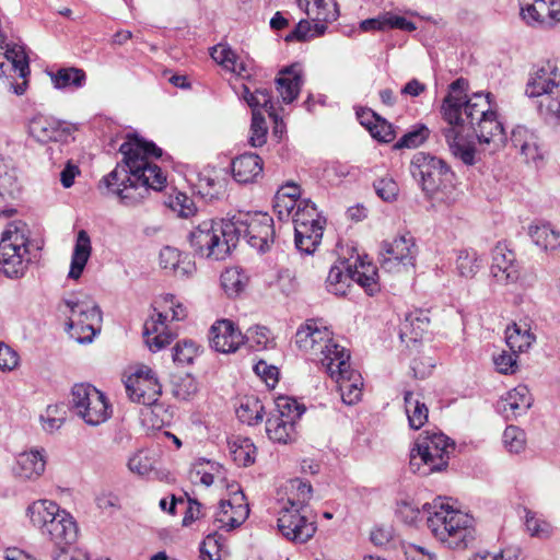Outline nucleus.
<instances>
[{
	"label": "nucleus",
	"mask_w": 560,
	"mask_h": 560,
	"mask_svg": "<svg viewBox=\"0 0 560 560\" xmlns=\"http://www.w3.org/2000/svg\"><path fill=\"white\" fill-rule=\"evenodd\" d=\"M231 235L234 238V247L243 237L249 246L265 253L275 242L273 219L266 212H240L228 220V236Z\"/></svg>",
	"instance_id": "nucleus-10"
},
{
	"label": "nucleus",
	"mask_w": 560,
	"mask_h": 560,
	"mask_svg": "<svg viewBox=\"0 0 560 560\" xmlns=\"http://www.w3.org/2000/svg\"><path fill=\"white\" fill-rule=\"evenodd\" d=\"M21 194V184L15 167L0 158V201L16 199Z\"/></svg>",
	"instance_id": "nucleus-32"
},
{
	"label": "nucleus",
	"mask_w": 560,
	"mask_h": 560,
	"mask_svg": "<svg viewBox=\"0 0 560 560\" xmlns=\"http://www.w3.org/2000/svg\"><path fill=\"white\" fill-rule=\"evenodd\" d=\"M455 445L441 432H425L420 436L410 451V468L413 472L429 475L441 471L448 465L450 454Z\"/></svg>",
	"instance_id": "nucleus-11"
},
{
	"label": "nucleus",
	"mask_w": 560,
	"mask_h": 560,
	"mask_svg": "<svg viewBox=\"0 0 560 560\" xmlns=\"http://www.w3.org/2000/svg\"><path fill=\"white\" fill-rule=\"evenodd\" d=\"M295 246L300 252L312 254L323 237V221L315 203L310 199L300 200V206L292 214Z\"/></svg>",
	"instance_id": "nucleus-17"
},
{
	"label": "nucleus",
	"mask_w": 560,
	"mask_h": 560,
	"mask_svg": "<svg viewBox=\"0 0 560 560\" xmlns=\"http://www.w3.org/2000/svg\"><path fill=\"white\" fill-rule=\"evenodd\" d=\"M244 340L245 337L232 320L221 319L211 326L210 342L218 352H235L244 343Z\"/></svg>",
	"instance_id": "nucleus-22"
},
{
	"label": "nucleus",
	"mask_w": 560,
	"mask_h": 560,
	"mask_svg": "<svg viewBox=\"0 0 560 560\" xmlns=\"http://www.w3.org/2000/svg\"><path fill=\"white\" fill-rule=\"evenodd\" d=\"M503 444L510 453H520L525 448V432L518 427L509 425L503 432Z\"/></svg>",
	"instance_id": "nucleus-54"
},
{
	"label": "nucleus",
	"mask_w": 560,
	"mask_h": 560,
	"mask_svg": "<svg viewBox=\"0 0 560 560\" xmlns=\"http://www.w3.org/2000/svg\"><path fill=\"white\" fill-rule=\"evenodd\" d=\"M171 392L179 400H189L197 394L198 383L191 374L173 375Z\"/></svg>",
	"instance_id": "nucleus-45"
},
{
	"label": "nucleus",
	"mask_w": 560,
	"mask_h": 560,
	"mask_svg": "<svg viewBox=\"0 0 560 560\" xmlns=\"http://www.w3.org/2000/svg\"><path fill=\"white\" fill-rule=\"evenodd\" d=\"M298 348L318 361L338 384L341 399L347 405L357 404L362 396L361 375L351 370L349 351L338 345L332 332L315 320H308L295 334Z\"/></svg>",
	"instance_id": "nucleus-3"
},
{
	"label": "nucleus",
	"mask_w": 560,
	"mask_h": 560,
	"mask_svg": "<svg viewBox=\"0 0 560 560\" xmlns=\"http://www.w3.org/2000/svg\"><path fill=\"white\" fill-rule=\"evenodd\" d=\"M3 55L4 60L0 61V84L16 95H23L27 88L26 78L30 74L25 47L15 43L7 44Z\"/></svg>",
	"instance_id": "nucleus-18"
},
{
	"label": "nucleus",
	"mask_w": 560,
	"mask_h": 560,
	"mask_svg": "<svg viewBox=\"0 0 560 560\" xmlns=\"http://www.w3.org/2000/svg\"><path fill=\"white\" fill-rule=\"evenodd\" d=\"M313 495L308 481L291 479L284 488V494L278 499V528L283 537L294 542H306L316 533L315 521L305 514Z\"/></svg>",
	"instance_id": "nucleus-4"
},
{
	"label": "nucleus",
	"mask_w": 560,
	"mask_h": 560,
	"mask_svg": "<svg viewBox=\"0 0 560 560\" xmlns=\"http://www.w3.org/2000/svg\"><path fill=\"white\" fill-rule=\"evenodd\" d=\"M233 500L237 503L236 506L231 501L220 502L219 510L215 513V522L220 524L219 528L234 529L247 518L249 510L247 504L242 502L244 500L243 494L240 498L235 495Z\"/></svg>",
	"instance_id": "nucleus-27"
},
{
	"label": "nucleus",
	"mask_w": 560,
	"mask_h": 560,
	"mask_svg": "<svg viewBox=\"0 0 560 560\" xmlns=\"http://www.w3.org/2000/svg\"><path fill=\"white\" fill-rule=\"evenodd\" d=\"M277 91L282 101L287 104L292 103L299 95L302 86L301 69L293 65L282 69L276 79Z\"/></svg>",
	"instance_id": "nucleus-31"
},
{
	"label": "nucleus",
	"mask_w": 560,
	"mask_h": 560,
	"mask_svg": "<svg viewBox=\"0 0 560 560\" xmlns=\"http://www.w3.org/2000/svg\"><path fill=\"white\" fill-rule=\"evenodd\" d=\"M267 140V126L261 112L252 113L249 144L254 148L261 147Z\"/></svg>",
	"instance_id": "nucleus-51"
},
{
	"label": "nucleus",
	"mask_w": 560,
	"mask_h": 560,
	"mask_svg": "<svg viewBox=\"0 0 560 560\" xmlns=\"http://www.w3.org/2000/svg\"><path fill=\"white\" fill-rule=\"evenodd\" d=\"M189 241L197 255L214 260L224 259L234 248L233 235L228 236V220L201 222L190 232Z\"/></svg>",
	"instance_id": "nucleus-14"
},
{
	"label": "nucleus",
	"mask_w": 560,
	"mask_h": 560,
	"mask_svg": "<svg viewBox=\"0 0 560 560\" xmlns=\"http://www.w3.org/2000/svg\"><path fill=\"white\" fill-rule=\"evenodd\" d=\"M125 387L128 397L138 404L151 407V412L159 416L163 412L160 421L153 423L156 427H163L171 422L172 413L164 409L163 405L158 404V399L162 394V386L158 380L155 372L147 366L140 365L136 371L127 377Z\"/></svg>",
	"instance_id": "nucleus-13"
},
{
	"label": "nucleus",
	"mask_w": 560,
	"mask_h": 560,
	"mask_svg": "<svg viewBox=\"0 0 560 560\" xmlns=\"http://www.w3.org/2000/svg\"><path fill=\"white\" fill-rule=\"evenodd\" d=\"M376 195L385 202H393L397 199L399 187L389 176L381 177L373 183Z\"/></svg>",
	"instance_id": "nucleus-57"
},
{
	"label": "nucleus",
	"mask_w": 560,
	"mask_h": 560,
	"mask_svg": "<svg viewBox=\"0 0 560 560\" xmlns=\"http://www.w3.org/2000/svg\"><path fill=\"white\" fill-rule=\"evenodd\" d=\"M68 546H55L52 560H91L88 551L81 548L69 549Z\"/></svg>",
	"instance_id": "nucleus-62"
},
{
	"label": "nucleus",
	"mask_w": 560,
	"mask_h": 560,
	"mask_svg": "<svg viewBox=\"0 0 560 560\" xmlns=\"http://www.w3.org/2000/svg\"><path fill=\"white\" fill-rule=\"evenodd\" d=\"M370 133L375 140L384 143L392 142L395 139L393 125L382 117L380 118V121L371 128Z\"/></svg>",
	"instance_id": "nucleus-63"
},
{
	"label": "nucleus",
	"mask_w": 560,
	"mask_h": 560,
	"mask_svg": "<svg viewBox=\"0 0 560 560\" xmlns=\"http://www.w3.org/2000/svg\"><path fill=\"white\" fill-rule=\"evenodd\" d=\"M264 406L257 398H246L236 409L237 418L248 425L257 424L262 420Z\"/></svg>",
	"instance_id": "nucleus-47"
},
{
	"label": "nucleus",
	"mask_w": 560,
	"mask_h": 560,
	"mask_svg": "<svg viewBox=\"0 0 560 560\" xmlns=\"http://www.w3.org/2000/svg\"><path fill=\"white\" fill-rule=\"evenodd\" d=\"M535 335L526 324H513L506 329V345L514 353L526 351L535 341Z\"/></svg>",
	"instance_id": "nucleus-37"
},
{
	"label": "nucleus",
	"mask_w": 560,
	"mask_h": 560,
	"mask_svg": "<svg viewBox=\"0 0 560 560\" xmlns=\"http://www.w3.org/2000/svg\"><path fill=\"white\" fill-rule=\"evenodd\" d=\"M352 281L357 282L362 287L365 292L370 295L378 291L377 283V269L368 260V257L357 256L353 262H349L347 266V276Z\"/></svg>",
	"instance_id": "nucleus-25"
},
{
	"label": "nucleus",
	"mask_w": 560,
	"mask_h": 560,
	"mask_svg": "<svg viewBox=\"0 0 560 560\" xmlns=\"http://www.w3.org/2000/svg\"><path fill=\"white\" fill-rule=\"evenodd\" d=\"M526 95L536 97L537 108L546 119L560 120V70L547 61L533 69L526 84Z\"/></svg>",
	"instance_id": "nucleus-9"
},
{
	"label": "nucleus",
	"mask_w": 560,
	"mask_h": 560,
	"mask_svg": "<svg viewBox=\"0 0 560 560\" xmlns=\"http://www.w3.org/2000/svg\"><path fill=\"white\" fill-rule=\"evenodd\" d=\"M154 460L144 451L137 452L128 460L130 471L139 476H148L153 470Z\"/></svg>",
	"instance_id": "nucleus-59"
},
{
	"label": "nucleus",
	"mask_w": 560,
	"mask_h": 560,
	"mask_svg": "<svg viewBox=\"0 0 560 560\" xmlns=\"http://www.w3.org/2000/svg\"><path fill=\"white\" fill-rule=\"evenodd\" d=\"M510 141L526 163L542 160L537 135L525 126H516L511 132Z\"/></svg>",
	"instance_id": "nucleus-26"
},
{
	"label": "nucleus",
	"mask_w": 560,
	"mask_h": 560,
	"mask_svg": "<svg viewBox=\"0 0 560 560\" xmlns=\"http://www.w3.org/2000/svg\"><path fill=\"white\" fill-rule=\"evenodd\" d=\"M266 433L271 441L288 444L296 438L295 423L270 415L266 421Z\"/></svg>",
	"instance_id": "nucleus-35"
},
{
	"label": "nucleus",
	"mask_w": 560,
	"mask_h": 560,
	"mask_svg": "<svg viewBox=\"0 0 560 560\" xmlns=\"http://www.w3.org/2000/svg\"><path fill=\"white\" fill-rule=\"evenodd\" d=\"M232 174L241 184L254 183L262 174V161L255 153H244L233 159Z\"/></svg>",
	"instance_id": "nucleus-28"
},
{
	"label": "nucleus",
	"mask_w": 560,
	"mask_h": 560,
	"mask_svg": "<svg viewBox=\"0 0 560 560\" xmlns=\"http://www.w3.org/2000/svg\"><path fill=\"white\" fill-rule=\"evenodd\" d=\"M69 316L67 322L70 336L79 343H90L101 331L102 311L95 301L85 294H71L63 300Z\"/></svg>",
	"instance_id": "nucleus-12"
},
{
	"label": "nucleus",
	"mask_w": 560,
	"mask_h": 560,
	"mask_svg": "<svg viewBox=\"0 0 560 560\" xmlns=\"http://www.w3.org/2000/svg\"><path fill=\"white\" fill-rule=\"evenodd\" d=\"M428 527L432 535L451 549H465L476 537L475 520L471 515L452 508L442 500L424 503Z\"/></svg>",
	"instance_id": "nucleus-6"
},
{
	"label": "nucleus",
	"mask_w": 560,
	"mask_h": 560,
	"mask_svg": "<svg viewBox=\"0 0 560 560\" xmlns=\"http://www.w3.org/2000/svg\"><path fill=\"white\" fill-rule=\"evenodd\" d=\"M168 206L183 218H188L196 212L194 200L180 191L170 196Z\"/></svg>",
	"instance_id": "nucleus-58"
},
{
	"label": "nucleus",
	"mask_w": 560,
	"mask_h": 560,
	"mask_svg": "<svg viewBox=\"0 0 560 560\" xmlns=\"http://www.w3.org/2000/svg\"><path fill=\"white\" fill-rule=\"evenodd\" d=\"M242 96L247 105L252 108V112L265 109L268 115L277 121V114L275 113V106L272 104L271 92L268 89H255L250 91V89L243 84L242 85Z\"/></svg>",
	"instance_id": "nucleus-36"
},
{
	"label": "nucleus",
	"mask_w": 560,
	"mask_h": 560,
	"mask_svg": "<svg viewBox=\"0 0 560 560\" xmlns=\"http://www.w3.org/2000/svg\"><path fill=\"white\" fill-rule=\"evenodd\" d=\"M42 244L30 240L25 224H10L0 240V271L5 277H23L40 258Z\"/></svg>",
	"instance_id": "nucleus-7"
},
{
	"label": "nucleus",
	"mask_w": 560,
	"mask_h": 560,
	"mask_svg": "<svg viewBox=\"0 0 560 560\" xmlns=\"http://www.w3.org/2000/svg\"><path fill=\"white\" fill-rule=\"evenodd\" d=\"M482 262V258L475 249H462L457 253L456 271L460 277L471 279L478 273Z\"/></svg>",
	"instance_id": "nucleus-42"
},
{
	"label": "nucleus",
	"mask_w": 560,
	"mask_h": 560,
	"mask_svg": "<svg viewBox=\"0 0 560 560\" xmlns=\"http://www.w3.org/2000/svg\"><path fill=\"white\" fill-rule=\"evenodd\" d=\"M417 254L415 238L407 233L381 244L380 262L387 271H399L400 268L413 267Z\"/></svg>",
	"instance_id": "nucleus-20"
},
{
	"label": "nucleus",
	"mask_w": 560,
	"mask_h": 560,
	"mask_svg": "<svg viewBox=\"0 0 560 560\" xmlns=\"http://www.w3.org/2000/svg\"><path fill=\"white\" fill-rule=\"evenodd\" d=\"M198 355V347L192 340H183L173 349V361L178 365H188Z\"/></svg>",
	"instance_id": "nucleus-52"
},
{
	"label": "nucleus",
	"mask_w": 560,
	"mask_h": 560,
	"mask_svg": "<svg viewBox=\"0 0 560 560\" xmlns=\"http://www.w3.org/2000/svg\"><path fill=\"white\" fill-rule=\"evenodd\" d=\"M533 398L525 385H518L509 390L497 404V409L506 419L525 413L532 406Z\"/></svg>",
	"instance_id": "nucleus-24"
},
{
	"label": "nucleus",
	"mask_w": 560,
	"mask_h": 560,
	"mask_svg": "<svg viewBox=\"0 0 560 560\" xmlns=\"http://www.w3.org/2000/svg\"><path fill=\"white\" fill-rule=\"evenodd\" d=\"M429 318L421 311L411 312L406 315L405 320L400 325V338H408L417 341L422 337L429 327Z\"/></svg>",
	"instance_id": "nucleus-40"
},
{
	"label": "nucleus",
	"mask_w": 560,
	"mask_h": 560,
	"mask_svg": "<svg viewBox=\"0 0 560 560\" xmlns=\"http://www.w3.org/2000/svg\"><path fill=\"white\" fill-rule=\"evenodd\" d=\"M540 11V27L551 28L560 23L559 0H534Z\"/></svg>",
	"instance_id": "nucleus-48"
},
{
	"label": "nucleus",
	"mask_w": 560,
	"mask_h": 560,
	"mask_svg": "<svg viewBox=\"0 0 560 560\" xmlns=\"http://www.w3.org/2000/svg\"><path fill=\"white\" fill-rule=\"evenodd\" d=\"M410 174L433 203L450 207L458 200L456 175L442 159L417 152L410 162Z\"/></svg>",
	"instance_id": "nucleus-5"
},
{
	"label": "nucleus",
	"mask_w": 560,
	"mask_h": 560,
	"mask_svg": "<svg viewBox=\"0 0 560 560\" xmlns=\"http://www.w3.org/2000/svg\"><path fill=\"white\" fill-rule=\"evenodd\" d=\"M250 348L256 351L268 349L273 346V338L270 330L264 326H256L248 330L246 336Z\"/></svg>",
	"instance_id": "nucleus-56"
},
{
	"label": "nucleus",
	"mask_w": 560,
	"mask_h": 560,
	"mask_svg": "<svg viewBox=\"0 0 560 560\" xmlns=\"http://www.w3.org/2000/svg\"><path fill=\"white\" fill-rule=\"evenodd\" d=\"M301 199L285 198L283 194H276L273 209L278 214L279 220H288L300 206Z\"/></svg>",
	"instance_id": "nucleus-60"
},
{
	"label": "nucleus",
	"mask_w": 560,
	"mask_h": 560,
	"mask_svg": "<svg viewBox=\"0 0 560 560\" xmlns=\"http://www.w3.org/2000/svg\"><path fill=\"white\" fill-rule=\"evenodd\" d=\"M119 151L122 162L97 184L102 196L115 197L125 207H136L143 202L151 189L160 191L165 187L166 176L150 161V158L162 155V149L154 142L128 135Z\"/></svg>",
	"instance_id": "nucleus-2"
},
{
	"label": "nucleus",
	"mask_w": 560,
	"mask_h": 560,
	"mask_svg": "<svg viewBox=\"0 0 560 560\" xmlns=\"http://www.w3.org/2000/svg\"><path fill=\"white\" fill-rule=\"evenodd\" d=\"M490 271L498 282L504 284L520 283L523 288H532L536 282L534 273L522 276L516 254L504 242L492 248Z\"/></svg>",
	"instance_id": "nucleus-19"
},
{
	"label": "nucleus",
	"mask_w": 560,
	"mask_h": 560,
	"mask_svg": "<svg viewBox=\"0 0 560 560\" xmlns=\"http://www.w3.org/2000/svg\"><path fill=\"white\" fill-rule=\"evenodd\" d=\"M70 402L73 412L91 427L106 422L113 415L106 395L88 383L73 385Z\"/></svg>",
	"instance_id": "nucleus-15"
},
{
	"label": "nucleus",
	"mask_w": 560,
	"mask_h": 560,
	"mask_svg": "<svg viewBox=\"0 0 560 560\" xmlns=\"http://www.w3.org/2000/svg\"><path fill=\"white\" fill-rule=\"evenodd\" d=\"M275 404L276 409L271 415L284 420H289L295 424L305 410L295 399L291 397H278Z\"/></svg>",
	"instance_id": "nucleus-46"
},
{
	"label": "nucleus",
	"mask_w": 560,
	"mask_h": 560,
	"mask_svg": "<svg viewBox=\"0 0 560 560\" xmlns=\"http://www.w3.org/2000/svg\"><path fill=\"white\" fill-rule=\"evenodd\" d=\"M430 131L424 125H417L406 132L395 144L396 148H417L422 144L429 137Z\"/></svg>",
	"instance_id": "nucleus-55"
},
{
	"label": "nucleus",
	"mask_w": 560,
	"mask_h": 560,
	"mask_svg": "<svg viewBox=\"0 0 560 560\" xmlns=\"http://www.w3.org/2000/svg\"><path fill=\"white\" fill-rule=\"evenodd\" d=\"M211 57L224 69L236 73L237 75H245L247 73L245 63L240 60L236 52L226 45L219 44L214 46L211 50Z\"/></svg>",
	"instance_id": "nucleus-38"
},
{
	"label": "nucleus",
	"mask_w": 560,
	"mask_h": 560,
	"mask_svg": "<svg viewBox=\"0 0 560 560\" xmlns=\"http://www.w3.org/2000/svg\"><path fill=\"white\" fill-rule=\"evenodd\" d=\"M164 312H159L156 317H152L144 323L143 335L145 343L151 351L156 352L172 342L175 332L168 327V311L172 320H183L187 316L186 307L176 301L172 294H166L162 299Z\"/></svg>",
	"instance_id": "nucleus-16"
},
{
	"label": "nucleus",
	"mask_w": 560,
	"mask_h": 560,
	"mask_svg": "<svg viewBox=\"0 0 560 560\" xmlns=\"http://www.w3.org/2000/svg\"><path fill=\"white\" fill-rule=\"evenodd\" d=\"M468 81L458 78L448 85V92L441 106L443 119L447 127L442 135L451 153L466 165L476 163V149L464 136V130L470 129L480 144L502 147L506 136L502 122L493 108L491 93L477 92L467 95Z\"/></svg>",
	"instance_id": "nucleus-1"
},
{
	"label": "nucleus",
	"mask_w": 560,
	"mask_h": 560,
	"mask_svg": "<svg viewBox=\"0 0 560 560\" xmlns=\"http://www.w3.org/2000/svg\"><path fill=\"white\" fill-rule=\"evenodd\" d=\"M39 419L44 431L48 433H52L61 428L65 421V418L59 415L58 406H48Z\"/></svg>",
	"instance_id": "nucleus-61"
},
{
	"label": "nucleus",
	"mask_w": 560,
	"mask_h": 560,
	"mask_svg": "<svg viewBox=\"0 0 560 560\" xmlns=\"http://www.w3.org/2000/svg\"><path fill=\"white\" fill-rule=\"evenodd\" d=\"M32 527L49 539L55 546L72 545L78 537V526L73 516L55 501L40 499L26 509Z\"/></svg>",
	"instance_id": "nucleus-8"
},
{
	"label": "nucleus",
	"mask_w": 560,
	"mask_h": 560,
	"mask_svg": "<svg viewBox=\"0 0 560 560\" xmlns=\"http://www.w3.org/2000/svg\"><path fill=\"white\" fill-rule=\"evenodd\" d=\"M347 276V267L332 266L328 272L326 285L327 290L335 295H342L346 293V288L348 287V280L350 278H346Z\"/></svg>",
	"instance_id": "nucleus-49"
},
{
	"label": "nucleus",
	"mask_w": 560,
	"mask_h": 560,
	"mask_svg": "<svg viewBox=\"0 0 560 560\" xmlns=\"http://www.w3.org/2000/svg\"><path fill=\"white\" fill-rule=\"evenodd\" d=\"M247 276L238 268L231 267L221 275V284L229 296L238 295L247 285Z\"/></svg>",
	"instance_id": "nucleus-44"
},
{
	"label": "nucleus",
	"mask_w": 560,
	"mask_h": 560,
	"mask_svg": "<svg viewBox=\"0 0 560 560\" xmlns=\"http://www.w3.org/2000/svg\"><path fill=\"white\" fill-rule=\"evenodd\" d=\"M73 131L70 124L40 114L34 116L28 124L30 135L40 143H69L74 140Z\"/></svg>",
	"instance_id": "nucleus-21"
},
{
	"label": "nucleus",
	"mask_w": 560,
	"mask_h": 560,
	"mask_svg": "<svg viewBox=\"0 0 560 560\" xmlns=\"http://www.w3.org/2000/svg\"><path fill=\"white\" fill-rule=\"evenodd\" d=\"M91 240L86 231L80 230L77 235L75 245L71 257V266L68 277L78 279L91 255Z\"/></svg>",
	"instance_id": "nucleus-33"
},
{
	"label": "nucleus",
	"mask_w": 560,
	"mask_h": 560,
	"mask_svg": "<svg viewBox=\"0 0 560 560\" xmlns=\"http://www.w3.org/2000/svg\"><path fill=\"white\" fill-rule=\"evenodd\" d=\"M45 466L44 450H32L18 456L14 472L22 479L35 480L43 475Z\"/></svg>",
	"instance_id": "nucleus-29"
},
{
	"label": "nucleus",
	"mask_w": 560,
	"mask_h": 560,
	"mask_svg": "<svg viewBox=\"0 0 560 560\" xmlns=\"http://www.w3.org/2000/svg\"><path fill=\"white\" fill-rule=\"evenodd\" d=\"M533 243L542 250H555L560 247V232L549 224L529 226Z\"/></svg>",
	"instance_id": "nucleus-41"
},
{
	"label": "nucleus",
	"mask_w": 560,
	"mask_h": 560,
	"mask_svg": "<svg viewBox=\"0 0 560 560\" xmlns=\"http://www.w3.org/2000/svg\"><path fill=\"white\" fill-rule=\"evenodd\" d=\"M397 514L408 525H415L421 518V510L417 504L408 501L398 504Z\"/></svg>",
	"instance_id": "nucleus-64"
},
{
	"label": "nucleus",
	"mask_w": 560,
	"mask_h": 560,
	"mask_svg": "<svg viewBox=\"0 0 560 560\" xmlns=\"http://www.w3.org/2000/svg\"><path fill=\"white\" fill-rule=\"evenodd\" d=\"M160 266L173 272L176 277H189L196 270V265L187 255H183L178 249L166 246L160 252Z\"/></svg>",
	"instance_id": "nucleus-30"
},
{
	"label": "nucleus",
	"mask_w": 560,
	"mask_h": 560,
	"mask_svg": "<svg viewBox=\"0 0 560 560\" xmlns=\"http://www.w3.org/2000/svg\"><path fill=\"white\" fill-rule=\"evenodd\" d=\"M405 410L408 417L409 427L413 430L421 429L428 421L429 410L420 394L411 390L404 395Z\"/></svg>",
	"instance_id": "nucleus-34"
},
{
	"label": "nucleus",
	"mask_w": 560,
	"mask_h": 560,
	"mask_svg": "<svg viewBox=\"0 0 560 560\" xmlns=\"http://www.w3.org/2000/svg\"><path fill=\"white\" fill-rule=\"evenodd\" d=\"M229 450L238 466L246 467L255 462L256 447L249 439L236 438L230 441Z\"/></svg>",
	"instance_id": "nucleus-43"
},
{
	"label": "nucleus",
	"mask_w": 560,
	"mask_h": 560,
	"mask_svg": "<svg viewBox=\"0 0 560 560\" xmlns=\"http://www.w3.org/2000/svg\"><path fill=\"white\" fill-rule=\"evenodd\" d=\"M54 86L58 90L80 89L85 84L86 75L82 69L61 68L56 72H49Z\"/></svg>",
	"instance_id": "nucleus-39"
},
{
	"label": "nucleus",
	"mask_w": 560,
	"mask_h": 560,
	"mask_svg": "<svg viewBox=\"0 0 560 560\" xmlns=\"http://www.w3.org/2000/svg\"><path fill=\"white\" fill-rule=\"evenodd\" d=\"M525 526L533 537L545 539L551 534L550 525L529 510H525Z\"/></svg>",
	"instance_id": "nucleus-53"
},
{
	"label": "nucleus",
	"mask_w": 560,
	"mask_h": 560,
	"mask_svg": "<svg viewBox=\"0 0 560 560\" xmlns=\"http://www.w3.org/2000/svg\"><path fill=\"white\" fill-rule=\"evenodd\" d=\"M301 8L305 7V13L314 22L317 35H323L327 28L326 24L331 23L339 16V8L336 0H299Z\"/></svg>",
	"instance_id": "nucleus-23"
},
{
	"label": "nucleus",
	"mask_w": 560,
	"mask_h": 560,
	"mask_svg": "<svg viewBox=\"0 0 560 560\" xmlns=\"http://www.w3.org/2000/svg\"><path fill=\"white\" fill-rule=\"evenodd\" d=\"M269 285L285 296L294 293L298 288L295 276L289 269L278 270L275 278L269 281Z\"/></svg>",
	"instance_id": "nucleus-50"
}]
</instances>
